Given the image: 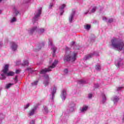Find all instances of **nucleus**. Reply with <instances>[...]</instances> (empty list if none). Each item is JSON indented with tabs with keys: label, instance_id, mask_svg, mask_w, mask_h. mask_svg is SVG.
<instances>
[{
	"label": "nucleus",
	"instance_id": "obj_1",
	"mask_svg": "<svg viewBox=\"0 0 124 124\" xmlns=\"http://www.w3.org/2000/svg\"><path fill=\"white\" fill-rule=\"evenodd\" d=\"M77 58V53L74 52H72L70 51L69 54H66L64 57V61L65 62H73L76 61V58Z\"/></svg>",
	"mask_w": 124,
	"mask_h": 124
},
{
	"label": "nucleus",
	"instance_id": "obj_2",
	"mask_svg": "<svg viewBox=\"0 0 124 124\" xmlns=\"http://www.w3.org/2000/svg\"><path fill=\"white\" fill-rule=\"evenodd\" d=\"M58 64V60H55L54 62H53L51 66H50L48 68H45L44 69H43L41 70L40 72V74H45L46 73V72H49L51 71V69L52 68H55L56 67V66Z\"/></svg>",
	"mask_w": 124,
	"mask_h": 124
},
{
	"label": "nucleus",
	"instance_id": "obj_3",
	"mask_svg": "<svg viewBox=\"0 0 124 124\" xmlns=\"http://www.w3.org/2000/svg\"><path fill=\"white\" fill-rule=\"evenodd\" d=\"M48 45L50 47L51 49L53 51V57H55L56 56V51H57V47L54 46L53 44V40L52 39H48Z\"/></svg>",
	"mask_w": 124,
	"mask_h": 124
},
{
	"label": "nucleus",
	"instance_id": "obj_4",
	"mask_svg": "<svg viewBox=\"0 0 124 124\" xmlns=\"http://www.w3.org/2000/svg\"><path fill=\"white\" fill-rule=\"evenodd\" d=\"M41 12H42L41 8L38 9L37 11H36L35 12V16L32 20V21L33 22V24H34L35 22H37V21H38V18H39V17L40 16V15H41Z\"/></svg>",
	"mask_w": 124,
	"mask_h": 124
},
{
	"label": "nucleus",
	"instance_id": "obj_5",
	"mask_svg": "<svg viewBox=\"0 0 124 124\" xmlns=\"http://www.w3.org/2000/svg\"><path fill=\"white\" fill-rule=\"evenodd\" d=\"M9 67V65L6 64L4 67V69H3L2 71L4 74H1V77L0 78V80H5L6 77H5V74H7V71H8V68Z\"/></svg>",
	"mask_w": 124,
	"mask_h": 124
},
{
	"label": "nucleus",
	"instance_id": "obj_6",
	"mask_svg": "<svg viewBox=\"0 0 124 124\" xmlns=\"http://www.w3.org/2000/svg\"><path fill=\"white\" fill-rule=\"evenodd\" d=\"M93 56H98V52L95 51L93 53H91L90 54L86 55L84 58V60H85V61H86V60H90V59H91V58H93Z\"/></svg>",
	"mask_w": 124,
	"mask_h": 124
},
{
	"label": "nucleus",
	"instance_id": "obj_7",
	"mask_svg": "<svg viewBox=\"0 0 124 124\" xmlns=\"http://www.w3.org/2000/svg\"><path fill=\"white\" fill-rule=\"evenodd\" d=\"M11 49L13 52L17 51L18 49V44L17 43L12 42L11 43Z\"/></svg>",
	"mask_w": 124,
	"mask_h": 124
},
{
	"label": "nucleus",
	"instance_id": "obj_8",
	"mask_svg": "<svg viewBox=\"0 0 124 124\" xmlns=\"http://www.w3.org/2000/svg\"><path fill=\"white\" fill-rule=\"evenodd\" d=\"M65 7H66V5H65V4H62L59 6V10L61 16L63 14V12H64V8H65Z\"/></svg>",
	"mask_w": 124,
	"mask_h": 124
},
{
	"label": "nucleus",
	"instance_id": "obj_9",
	"mask_svg": "<svg viewBox=\"0 0 124 124\" xmlns=\"http://www.w3.org/2000/svg\"><path fill=\"white\" fill-rule=\"evenodd\" d=\"M75 10H73L69 16V21L70 23H72L73 22V19L74 18V16H75Z\"/></svg>",
	"mask_w": 124,
	"mask_h": 124
},
{
	"label": "nucleus",
	"instance_id": "obj_10",
	"mask_svg": "<svg viewBox=\"0 0 124 124\" xmlns=\"http://www.w3.org/2000/svg\"><path fill=\"white\" fill-rule=\"evenodd\" d=\"M67 95V94L66 93V91H65V90H63L61 95V97L63 101L65 100Z\"/></svg>",
	"mask_w": 124,
	"mask_h": 124
},
{
	"label": "nucleus",
	"instance_id": "obj_11",
	"mask_svg": "<svg viewBox=\"0 0 124 124\" xmlns=\"http://www.w3.org/2000/svg\"><path fill=\"white\" fill-rule=\"evenodd\" d=\"M45 80L44 81V84L45 87H47L49 85V76L48 75H46L44 76Z\"/></svg>",
	"mask_w": 124,
	"mask_h": 124
},
{
	"label": "nucleus",
	"instance_id": "obj_12",
	"mask_svg": "<svg viewBox=\"0 0 124 124\" xmlns=\"http://www.w3.org/2000/svg\"><path fill=\"white\" fill-rule=\"evenodd\" d=\"M37 27L35 26L30 29L28 31V32L29 34H32L33 33H34V32H36V31H37Z\"/></svg>",
	"mask_w": 124,
	"mask_h": 124
},
{
	"label": "nucleus",
	"instance_id": "obj_13",
	"mask_svg": "<svg viewBox=\"0 0 124 124\" xmlns=\"http://www.w3.org/2000/svg\"><path fill=\"white\" fill-rule=\"evenodd\" d=\"M57 91V87L56 86H54L53 88V90H52L51 94L50 95V99L53 100L54 99V97H55V93H56V92Z\"/></svg>",
	"mask_w": 124,
	"mask_h": 124
},
{
	"label": "nucleus",
	"instance_id": "obj_14",
	"mask_svg": "<svg viewBox=\"0 0 124 124\" xmlns=\"http://www.w3.org/2000/svg\"><path fill=\"white\" fill-rule=\"evenodd\" d=\"M74 107H75V105L73 103L69 105L67 109L68 112H73L74 111Z\"/></svg>",
	"mask_w": 124,
	"mask_h": 124
},
{
	"label": "nucleus",
	"instance_id": "obj_15",
	"mask_svg": "<svg viewBox=\"0 0 124 124\" xmlns=\"http://www.w3.org/2000/svg\"><path fill=\"white\" fill-rule=\"evenodd\" d=\"M38 106L37 105H36L34 106L33 108H32L29 113V116H33L34 114V112L36 111V109H37Z\"/></svg>",
	"mask_w": 124,
	"mask_h": 124
},
{
	"label": "nucleus",
	"instance_id": "obj_16",
	"mask_svg": "<svg viewBox=\"0 0 124 124\" xmlns=\"http://www.w3.org/2000/svg\"><path fill=\"white\" fill-rule=\"evenodd\" d=\"M101 96H102V102L103 104H104V103H105V102H106V95H105V94H104V93H102L101 94Z\"/></svg>",
	"mask_w": 124,
	"mask_h": 124
},
{
	"label": "nucleus",
	"instance_id": "obj_17",
	"mask_svg": "<svg viewBox=\"0 0 124 124\" xmlns=\"http://www.w3.org/2000/svg\"><path fill=\"white\" fill-rule=\"evenodd\" d=\"M119 97L117 96H114L112 98V100L113 101L114 104H116V103L119 101Z\"/></svg>",
	"mask_w": 124,
	"mask_h": 124
},
{
	"label": "nucleus",
	"instance_id": "obj_18",
	"mask_svg": "<svg viewBox=\"0 0 124 124\" xmlns=\"http://www.w3.org/2000/svg\"><path fill=\"white\" fill-rule=\"evenodd\" d=\"M88 107L87 106H83L82 109H80V112L81 113H85L87 110H88Z\"/></svg>",
	"mask_w": 124,
	"mask_h": 124
},
{
	"label": "nucleus",
	"instance_id": "obj_19",
	"mask_svg": "<svg viewBox=\"0 0 124 124\" xmlns=\"http://www.w3.org/2000/svg\"><path fill=\"white\" fill-rule=\"evenodd\" d=\"M97 9V7H93L92 10L89 9V12L90 13V14H92V13H94V12H95L96 10Z\"/></svg>",
	"mask_w": 124,
	"mask_h": 124
},
{
	"label": "nucleus",
	"instance_id": "obj_20",
	"mask_svg": "<svg viewBox=\"0 0 124 124\" xmlns=\"http://www.w3.org/2000/svg\"><path fill=\"white\" fill-rule=\"evenodd\" d=\"M44 45H45V42H42L40 45L37 47V49L38 51H39V50L41 49V48L42 47H44Z\"/></svg>",
	"mask_w": 124,
	"mask_h": 124
},
{
	"label": "nucleus",
	"instance_id": "obj_21",
	"mask_svg": "<svg viewBox=\"0 0 124 124\" xmlns=\"http://www.w3.org/2000/svg\"><path fill=\"white\" fill-rule=\"evenodd\" d=\"M43 112L44 114H48V112H49V110H48V108H47V107L46 106H44Z\"/></svg>",
	"mask_w": 124,
	"mask_h": 124
},
{
	"label": "nucleus",
	"instance_id": "obj_22",
	"mask_svg": "<svg viewBox=\"0 0 124 124\" xmlns=\"http://www.w3.org/2000/svg\"><path fill=\"white\" fill-rule=\"evenodd\" d=\"M13 10L14 11V16H17V15H18L19 14V11H18L17 9H16V8H14Z\"/></svg>",
	"mask_w": 124,
	"mask_h": 124
},
{
	"label": "nucleus",
	"instance_id": "obj_23",
	"mask_svg": "<svg viewBox=\"0 0 124 124\" xmlns=\"http://www.w3.org/2000/svg\"><path fill=\"white\" fill-rule=\"evenodd\" d=\"M7 75V76L9 77V76H13L15 73L12 71L9 72L8 73L7 72V74H5Z\"/></svg>",
	"mask_w": 124,
	"mask_h": 124
},
{
	"label": "nucleus",
	"instance_id": "obj_24",
	"mask_svg": "<svg viewBox=\"0 0 124 124\" xmlns=\"http://www.w3.org/2000/svg\"><path fill=\"white\" fill-rule=\"evenodd\" d=\"M95 69L97 71H100V69H101V67L100 65L97 64L95 66Z\"/></svg>",
	"mask_w": 124,
	"mask_h": 124
},
{
	"label": "nucleus",
	"instance_id": "obj_25",
	"mask_svg": "<svg viewBox=\"0 0 124 124\" xmlns=\"http://www.w3.org/2000/svg\"><path fill=\"white\" fill-rule=\"evenodd\" d=\"M86 81L83 79H81L78 81V84H79V85H81L82 84H86Z\"/></svg>",
	"mask_w": 124,
	"mask_h": 124
},
{
	"label": "nucleus",
	"instance_id": "obj_26",
	"mask_svg": "<svg viewBox=\"0 0 124 124\" xmlns=\"http://www.w3.org/2000/svg\"><path fill=\"white\" fill-rule=\"evenodd\" d=\"M22 65H29V61L27 60L23 61V63L22 64Z\"/></svg>",
	"mask_w": 124,
	"mask_h": 124
},
{
	"label": "nucleus",
	"instance_id": "obj_27",
	"mask_svg": "<svg viewBox=\"0 0 124 124\" xmlns=\"http://www.w3.org/2000/svg\"><path fill=\"white\" fill-rule=\"evenodd\" d=\"M13 85H14V84H13V83H9L8 84L6 85V89H9V88H10V87H11V86H13Z\"/></svg>",
	"mask_w": 124,
	"mask_h": 124
},
{
	"label": "nucleus",
	"instance_id": "obj_28",
	"mask_svg": "<svg viewBox=\"0 0 124 124\" xmlns=\"http://www.w3.org/2000/svg\"><path fill=\"white\" fill-rule=\"evenodd\" d=\"M84 29L86 30H90L91 29V26L89 25H86L84 26Z\"/></svg>",
	"mask_w": 124,
	"mask_h": 124
},
{
	"label": "nucleus",
	"instance_id": "obj_29",
	"mask_svg": "<svg viewBox=\"0 0 124 124\" xmlns=\"http://www.w3.org/2000/svg\"><path fill=\"white\" fill-rule=\"evenodd\" d=\"M116 66H117V67H120V66H121V62L117 61Z\"/></svg>",
	"mask_w": 124,
	"mask_h": 124
},
{
	"label": "nucleus",
	"instance_id": "obj_30",
	"mask_svg": "<svg viewBox=\"0 0 124 124\" xmlns=\"http://www.w3.org/2000/svg\"><path fill=\"white\" fill-rule=\"evenodd\" d=\"M17 21V19L15 17H13L11 20V23H14L15 22H16Z\"/></svg>",
	"mask_w": 124,
	"mask_h": 124
},
{
	"label": "nucleus",
	"instance_id": "obj_31",
	"mask_svg": "<svg viewBox=\"0 0 124 124\" xmlns=\"http://www.w3.org/2000/svg\"><path fill=\"white\" fill-rule=\"evenodd\" d=\"M37 83H38V81H34L33 82H32L31 83V86H36L37 85Z\"/></svg>",
	"mask_w": 124,
	"mask_h": 124
},
{
	"label": "nucleus",
	"instance_id": "obj_32",
	"mask_svg": "<svg viewBox=\"0 0 124 124\" xmlns=\"http://www.w3.org/2000/svg\"><path fill=\"white\" fill-rule=\"evenodd\" d=\"M4 119V116L3 114H0V121H2Z\"/></svg>",
	"mask_w": 124,
	"mask_h": 124
},
{
	"label": "nucleus",
	"instance_id": "obj_33",
	"mask_svg": "<svg viewBox=\"0 0 124 124\" xmlns=\"http://www.w3.org/2000/svg\"><path fill=\"white\" fill-rule=\"evenodd\" d=\"M28 107H30V104L29 103L24 106V109H28Z\"/></svg>",
	"mask_w": 124,
	"mask_h": 124
},
{
	"label": "nucleus",
	"instance_id": "obj_34",
	"mask_svg": "<svg viewBox=\"0 0 124 124\" xmlns=\"http://www.w3.org/2000/svg\"><path fill=\"white\" fill-rule=\"evenodd\" d=\"M113 18H110L108 20V23H113Z\"/></svg>",
	"mask_w": 124,
	"mask_h": 124
},
{
	"label": "nucleus",
	"instance_id": "obj_35",
	"mask_svg": "<svg viewBox=\"0 0 124 124\" xmlns=\"http://www.w3.org/2000/svg\"><path fill=\"white\" fill-rule=\"evenodd\" d=\"M15 81L16 82H18V76H16L15 77Z\"/></svg>",
	"mask_w": 124,
	"mask_h": 124
},
{
	"label": "nucleus",
	"instance_id": "obj_36",
	"mask_svg": "<svg viewBox=\"0 0 124 124\" xmlns=\"http://www.w3.org/2000/svg\"><path fill=\"white\" fill-rule=\"evenodd\" d=\"M40 33H43V32H44V31H45V30L44 29H41L40 30Z\"/></svg>",
	"mask_w": 124,
	"mask_h": 124
},
{
	"label": "nucleus",
	"instance_id": "obj_37",
	"mask_svg": "<svg viewBox=\"0 0 124 124\" xmlns=\"http://www.w3.org/2000/svg\"><path fill=\"white\" fill-rule=\"evenodd\" d=\"M53 3H50L49 6V9H51V8H52V7H53Z\"/></svg>",
	"mask_w": 124,
	"mask_h": 124
},
{
	"label": "nucleus",
	"instance_id": "obj_38",
	"mask_svg": "<svg viewBox=\"0 0 124 124\" xmlns=\"http://www.w3.org/2000/svg\"><path fill=\"white\" fill-rule=\"evenodd\" d=\"M92 97H93V94L92 93H89L88 94V98H89L90 99L92 98Z\"/></svg>",
	"mask_w": 124,
	"mask_h": 124
},
{
	"label": "nucleus",
	"instance_id": "obj_39",
	"mask_svg": "<svg viewBox=\"0 0 124 124\" xmlns=\"http://www.w3.org/2000/svg\"><path fill=\"white\" fill-rule=\"evenodd\" d=\"M31 2V0H26L24 2L25 3H29Z\"/></svg>",
	"mask_w": 124,
	"mask_h": 124
},
{
	"label": "nucleus",
	"instance_id": "obj_40",
	"mask_svg": "<svg viewBox=\"0 0 124 124\" xmlns=\"http://www.w3.org/2000/svg\"><path fill=\"white\" fill-rule=\"evenodd\" d=\"M35 123V120H31L30 122V124H34Z\"/></svg>",
	"mask_w": 124,
	"mask_h": 124
},
{
	"label": "nucleus",
	"instance_id": "obj_41",
	"mask_svg": "<svg viewBox=\"0 0 124 124\" xmlns=\"http://www.w3.org/2000/svg\"><path fill=\"white\" fill-rule=\"evenodd\" d=\"M122 89H124V87H119L117 88V91H121V90H122Z\"/></svg>",
	"mask_w": 124,
	"mask_h": 124
},
{
	"label": "nucleus",
	"instance_id": "obj_42",
	"mask_svg": "<svg viewBox=\"0 0 124 124\" xmlns=\"http://www.w3.org/2000/svg\"><path fill=\"white\" fill-rule=\"evenodd\" d=\"M16 63L17 65H19V64H21V61H17Z\"/></svg>",
	"mask_w": 124,
	"mask_h": 124
},
{
	"label": "nucleus",
	"instance_id": "obj_43",
	"mask_svg": "<svg viewBox=\"0 0 124 124\" xmlns=\"http://www.w3.org/2000/svg\"><path fill=\"white\" fill-rule=\"evenodd\" d=\"M64 73H66V74L68 73V70H67V69H65L64 70Z\"/></svg>",
	"mask_w": 124,
	"mask_h": 124
},
{
	"label": "nucleus",
	"instance_id": "obj_44",
	"mask_svg": "<svg viewBox=\"0 0 124 124\" xmlns=\"http://www.w3.org/2000/svg\"><path fill=\"white\" fill-rule=\"evenodd\" d=\"M94 88H95L96 89L97 88H98V87H99L98 84H94Z\"/></svg>",
	"mask_w": 124,
	"mask_h": 124
},
{
	"label": "nucleus",
	"instance_id": "obj_45",
	"mask_svg": "<svg viewBox=\"0 0 124 124\" xmlns=\"http://www.w3.org/2000/svg\"><path fill=\"white\" fill-rule=\"evenodd\" d=\"M19 73H20V70H16V74H19Z\"/></svg>",
	"mask_w": 124,
	"mask_h": 124
},
{
	"label": "nucleus",
	"instance_id": "obj_46",
	"mask_svg": "<svg viewBox=\"0 0 124 124\" xmlns=\"http://www.w3.org/2000/svg\"><path fill=\"white\" fill-rule=\"evenodd\" d=\"M26 70H28V71H32L31 68H27Z\"/></svg>",
	"mask_w": 124,
	"mask_h": 124
},
{
	"label": "nucleus",
	"instance_id": "obj_47",
	"mask_svg": "<svg viewBox=\"0 0 124 124\" xmlns=\"http://www.w3.org/2000/svg\"><path fill=\"white\" fill-rule=\"evenodd\" d=\"M67 118H68V116H67L66 118H65V120H64V123H66L67 122Z\"/></svg>",
	"mask_w": 124,
	"mask_h": 124
},
{
	"label": "nucleus",
	"instance_id": "obj_48",
	"mask_svg": "<svg viewBox=\"0 0 124 124\" xmlns=\"http://www.w3.org/2000/svg\"><path fill=\"white\" fill-rule=\"evenodd\" d=\"M74 44H75V42H72L71 43V46H73V45H74Z\"/></svg>",
	"mask_w": 124,
	"mask_h": 124
},
{
	"label": "nucleus",
	"instance_id": "obj_49",
	"mask_svg": "<svg viewBox=\"0 0 124 124\" xmlns=\"http://www.w3.org/2000/svg\"><path fill=\"white\" fill-rule=\"evenodd\" d=\"M68 50H69V48H68V47H66V53H68Z\"/></svg>",
	"mask_w": 124,
	"mask_h": 124
},
{
	"label": "nucleus",
	"instance_id": "obj_50",
	"mask_svg": "<svg viewBox=\"0 0 124 124\" xmlns=\"http://www.w3.org/2000/svg\"><path fill=\"white\" fill-rule=\"evenodd\" d=\"M122 122L123 123H124V113H123V119H122Z\"/></svg>",
	"mask_w": 124,
	"mask_h": 124
},
{
	"label": "nucleus",
	"instance_id": "obj_51",
	"mask_svg": "<svg viewBox=\"0 0 124 124\" xmlns=\"http://www.w3.org/2000/svg\"><path fill=\"white\" fill-rule=\"evenodd\" d=\"M103 21H106L107 20V18L106 17H103Z\"/></svg>",
	"mask_w": 124,
	"mask_h": 124
},
{
	"label": "nucleus",
	"instance_id": "obj_52",
	"mask_svg": "<svg viewBox=\"0 0 124 124\" xmlns=\"http://www.w3.org/2000/svg\"><path fill=\"white\" fill-rule=\"evenodd\" d=\"M2 46V43L1 42L0 43V49L1 48Z\"/></svg>",
	"mask_w": 124,
	"mask_h": 124
},
{
	"label": "nucleus",
	"instance_id": "obj_53",
	"mask_svg": "<svg viewBox=\"0 0 124 124\" xmlns=\"http://www.w3.org/2000/svg\"><path fill=\"white\" fill-rule=\"evenodd\" d=\"M88 13H90V12H89V11H87V12H85V13H84V14H85V15H87V14Z\"/></svg>",
	"mask_w": 124,
	"mask_h": 124
},
{
	"label": "nucleus",
	"instance_id": "obj_54",
	"mask_svg": "<svg viewBox=\"0 0 124 124\" xmlns=\"http://www.w3.org/2000/svg\"><path fill=\"white\" fill-rule=\"evenodd\" d=\"M92 42H93L94 41V39H93V40H91Z\"/></svg>",
	"mask_w": 124,
	"mask_h": 124
},
{
	"label": "nucleus",
	"instance_id": "obj_55",
	"mask_svg": "<svg viewBox=\"0 0 124 124\" xmlns=\"http://www.w3.org/2000/svg\"><path fill=\"white\" fill-rule=\"evenodd\" d=\"M2 12V11H1V10H0V14H1Z\"/></svg>",
	"mask_w": 124,
	"mask_h": 124
},
{
	"label": "nucleus",
	"instance_id": "obj_56",
	"mask_svg": "<svg viewBox=\"0 0 124 124\" xmlns=\"http://www.w3.org/2000/svg\"><path fill=\"white\" fill-rule=\"evenodd\" d=\"M2 1V0H0V2H1Z\"/></svg>",
	"mask_w": 124,
	"mask_h": 124
},
{
	"label": "nucleus",
	"instance_id": "obj_57",
	"mask_svg": "<svg viewBox=\"0 0 124 124\" xmlns=\"http://www.w3.org/2000/svg\"><path fill=\"white\" fill-rule=\"evenodd\" d=\"M50 63H51V62H52L51 61H49Z\"/></svg>",
	"mask_w": 124,
	"mask_h": 124
}]
</instances>
